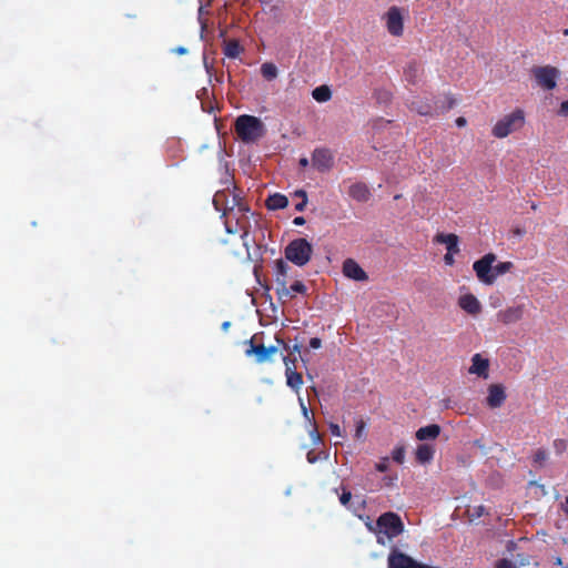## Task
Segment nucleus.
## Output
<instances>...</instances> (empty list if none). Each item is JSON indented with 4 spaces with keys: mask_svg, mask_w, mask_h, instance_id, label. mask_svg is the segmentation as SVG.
Returning <instances> with one entry per match:
<instances>
[{
    "mask_svg": "<svg viewBox=\"0 0 568 568\" xmlns=\"http://www.w3.org/2000/svg\"><path fill=\"white\" fill-rule=\"evenodd\" d=\"M265 205L271 211L282 210L288 205V200L281 193H274L266 199Z\"/></svg>",
    "mask_w": 568,
    "mask_h": 568,
    "instance_id": "25",
    "label": "nucleus"
},
{
    "mask_svg": "<svg viewBox=\"0 0 568 568\" xmlns=\"http://www.w3.org/2000/svg\"><path fill=\"white\" fill-rule=\"evenodd\" d=\"M203 63H204V67H205V69H206V71H207V73H210V69H211V67L209 65V62H207V59H206V57H205V55H204V59H203Z\"/></svg>",
    "mask_w": 568,
    "mask_h": 568,
    "instance_id": "53",
    "label": "nucleus"
},
{
    "mask_svg": "<svg viewBox=\"0 0 568 568\" xmlns=\"http://www.w3.org/2000/svg\"><path fill=\"white\" fill-rule=\"evenodd\" d=\"M420 72H422L420 64L413 61V62H409L408 65L405 68L404 75H405V79L409 83H415L417 81Z\"/></svg>",
    "mask_w": 568,
    "mask_h": 568,
    "instance_id": "27",
    "label": "nucleus"
},
{
    "mask_svg": "<svg viewBox=\"0 0 568 568\" xmlns=\"http://www.w3.org/2000/svg\"><path fill=\"white\" fill-rule=\"evenodd\" d=\"M386 28L387 31L394 37H400L404 32V21L400 9L398 7H390L386 12Z\"/></svg>",
    "mask_w": 568,
    "mask_h": 568,
    "instance_id": "12",
    "label": "nucleus"
},
{
    "mask_svg": "<svg viewBox=\"0 0 568 568\" xmlns=\"http://www.w3.org/2000/svg\"><path fill=\"white\" fill-rule=\"evenodd\" d=\"M311 436L314 439V442H318L321 439L320 434L315 426L313 427V430L311 432Z\"/></svg>",
    "mask_w": 568,
    "mask_h": 568,
    "instance_id": "50",
    "label": "nucleus"
},
{
    "mask_svg": "<svg viewBox=\"0 0 568 568\" xmlns=\"http://www.w3.org/2000/svg\"><path fill=\"white\" fill-rule=\"evenodd\" d=\"M434 241L436 243L446 244L447 252H450V253L459 252V246H458L459 239L454 233H449V234L438 233L435 235Z\"/></svg>",
    "mask_w": 568,
    "mask_h": 568,
    "instance_id": "21",
    "label": "nucleus"
},
{
    "mask_svg": "<svg viewBox=\"0 0 568 568\" xmlns=\"http://www.w3.org/2000/svg\"><path fill=\"white\" fill-rule=\"evenodd\" d=\"M226 193L224 191L216 192L213 197V204L216 211H222L223 216L226 215V212L229 211V206L225 203L226 202Z\"/></svg>",
    "mask_w": 568,
    "mask_h": 568,
    "instance_id": "29",
    "label": "nucleus"
},
{
    "mask_svg": "<svg viewBox=\"0 0 568 568\" xmlns=\"http://www.w3.org/2000/svg\"><path fill=\"white\" fill-rule=\"evenodd\" d=\"M235 132L243 142H253L262 136L263 123L256 116L243 114L235 121Z\"/></svg>",
    "mask_w": 568,
    "mask_h": 568,
    "instance_id": "3",
    "label": "nucleus"
},
{
    "mask_svg": "<svg viewBox=\"0 0 568 568\" xmlns=\"http://www.w3.org/2000/svg\"><path fill=\"white\" fill-rule=\"evenodd\" d=\"M298 164H300L301 168H306V166H308L310 161H308L307 158H301L300 161H298Z\"/></svg>",
    "mask_w": 568,
    "mask_h": 568,
    "instance_id": "52",
    "label": "nucleus"
},
{
    "mask_svg": "<svg viewBox=\"0 0 568 568\" xmlns=\"http://www.w3.org/2000/svg\"><path fill=\"white\" fill-rule=\"evenodd\" d=\"M496 260L494 253H487L473 264L476 276L483 284L493 285L499 275L508 273L514 267L511 262H500L494 266Z\"/></svg>",
    "mask_w": 568,
    "mask_h": 568,
    "instance_id": "2",
    "label": "nucleus"
},
{
    "mask_svg": "<svg viewBox=\"0 0 568 568\" xmlns=\"http://www.w3.org/2000/svg\"><path fill=\"white\" fill-rule=\"evenodd\" d=\"M426 565L419 564L408 555L400 551H393L388 556V568H426Z\"/></svg>",
    "mask_w": 568,
    "mask_h": 568,
    "instance_id": "13",
    "label": "nucleus"
},
{
    "mask_svg": "<svg viewBox=\"0 0 568 568\" xmlns=\"http://www.w3.org/2000/svg\"><path fill=\"white\" fill-rule=\"evenodd\" d=\"M329 432L334 436H342L341 427L337 424H329Z\"/></svg>",
    "mask_w": 568,
    "mask_h": 568,
    "instance_id": "40",
    "label": "nucleus"
},
{
    "mask_svg": "<svg viewBox=\"0 0 568 568\" xmlns=\"http://www.w3.org/2000/svg\"><path fill=\"white\" fill-rule=\"evenodd\" d=\"M524 124L525 112L521 109H516L497 121L491 130V134L497 139H504L513 132L520 130Z\"/></svg>",
    "mask_w": 568,
    "mask_h": 568,
    "instance_id": "4",
    "label": "nucleus"
},
{
    "mask_svg": "<svg viewBox=\"0 0 568 568\" xmlns=\"http://www.w3.org/2000/svg\"><path fill=\"white\" fill-rule=\"evenodd\" d=\"M528 486L530 488H536L537 490H539V495L540 496H545L547 494L546 489H545V486L542 484H539L538 481L536 480H531L529 481Z\"/></svg>",
    "mask_w": 568,
    "mask_h": 568,
    "instance_id": "36",
    "label": "nucleus"
},
{
    "mask_svg": "<svg viewBox=\"0 0 568 568\" xmlns=\"http://www.w3.org/2000/svg\"><path fill=\"white\" fill-rule=\"evenodd\" d=\"M440 426L437 424H430L424 427H420L415 436L418 440L424 442L428 439H436L440 434Z\"/></svg>",
    "mask_w": 568,
    "mask_h": 568,
    "instance_id": "23",
    "label": "nucleus"
},
{
    "mask_svg": "<svg viewBox=\"0 0 568 568\" xmlns=\"http://www.w3.org/2000/svg\"><path fill=\"white\" fill-rule=\"evenodd\" d=\"M524 315V305H517L507 307L498 312V320L505 325L517 323L523 318Z\"/></svg>",
    "mask_w": 568,
    "mask_h": 568,
    "instance_id": "17",
    "label": "nucleus"
},
{
    "mask_svg": "<svg viewBox=\"0 0 568 568\" xmlns=\"http://www.w3.org/2000/svg\"><path fill=\"white\" fill-rule=\"evenodd\" d=\"M458 305L470 315H477L481 311L479 301L473 294L462 295L458 300Z\"/></svg>",
    "mask_w": 568,
    "mask_h": 568,
    "instance_id": "20",
    "label": "nucleus"
},
{
    "mask_svg": "<svg viewBox=\"0 0 568 568\" xmlns=\"http://www.w3.org/2000/svg\"><path fill=\"white\" fill-rule=\"evenodd\" d=\"M434 455L435 448L428 444L418 445L415 452V458L422 465L429 464L433 460Z\"/></svg>",
    "mask_w": 568,
    "mask_h": 568,
    "instance_id": "22",
    "label": "nucleus"
},
{
    "mask_svg": "<svg viewBox=\"0 0 568 568\" xmlns=\"http://www.w3.org/2000/svg\"><path fill=\"white\" fill-rule=\"evenodd\" d=\"M300 403H301L303 415L305 416V418L310 419L307 407L304 405L302 399H300Z\"/></svg>",
    "mask_w": 568,
    "mask_h": 568,
    "instance_id": "51",
    "label": "nucleus"
},
{
    "mask_svg": "<svg viewBox=\"0 0 568 568\" xmlns=\"http://www.w3.org/2000/svg\"><path fill=\"white\" fill-rule=\"evenodd\" d=\"M293 223H294L295 225H298V226L304 225V224H305V219H304L303 216H296V217L293 220Z\"/></svg>",
    "mask_w": 568,
    "mask_h": 568,
    "instance_id": "49",
    "label": "nucleus"
},
{
    "mask_svg": "<svg viewBox=\"0 0 568 568\" xmlns=\"http://www.w3.org/2000/svg\"><path fill=\"white\" fill-rule=\"evenodd\" d=\"M489 369V361L484 358L480 354H475L471 358V366L468 372L479 377L487 378Z\"/></svg>",
    "mask_w": 568,
    "mask_h": 568,
    "instance_id": "19",
    "label": "nucleus"
},
{
    "mask_svg": "<svg viewBox=\"0 0 568 568\" xmlns=\"http://www.w3.org/2000/svg\"><path fill=\"white\" fill-rule=\"evenodd\" d=\"M290 266L282 258L276 260L275 262V283L276 291H281L283 295L287 294L286 292V277L288 273Z\"/></svg>",
    "mask_w": 568,
    "mask_h": 568,
    "instance_id": "16",
    "label": "nucleus"
},
{
    "mask_svg": "<svg viewBox=\"0 0 568 568\" xmlns=\"http://www.w3.org/2000/svg\"><path fill=\"white\" fill-rule=\"evenodd\" d=\"M284 254L287 261L304 266L311 261L313 246L306 239H295L287 244Z\"/></svg>",
    "mask_w": 568,
    "mask_h": 568,
    "instance_id": "5",
    "label": "nucleus"
},
{
    "mask_svg": "<svg viewBox=\"0 0 568 568\" xmlns=\"http://www.w3.org/2000/svg\"><path fill=\"white\" fill-rule=\"evenodd\" d=\"M307 291L304 283L301 281L294 282L290 287L286 286L287 294L283 295L281 291H276V294L278 296V300H282L283 302L290 301L295 297V294H305Z\"/></svg>",
    "mask_w": 568,
    "mask_h": 568,
    "instance_id": "24",
    "label": "nucleus"
},
{
    "mask_svg": "<svg viewBox=\"0 0 568 568\" xmlns=\"http://www.w3.org/2000/svg\"><path fill=\"white\" fill-rule=\"evenodd\" d=\"M312 165L318 172H328L334 166V155L327 148H316L312 153Z\"/></svg>",
    "mask_w": 568,
    "mask_h": 568,
    "instance_id": "10",
    "label": "nucleus"
},
{
    "mask_svg": "<svg viewBox=\"0 0 568 568\" xmlns=\"http://www.w3.org/2000/svg\"><path fill=\"white\" fill-rule=\"evenodd\" d=\"M248 213V206L240 203L237 196L234 195L232 206H230L226 215H224L226 217L224 222L226 232L230 234L242 232L241 239L246 241L251 227ZM244 244L246 245V242Z\"/></svg>",
    "mask_w": 568,
    "mask_h": 568,
    "instance_id": "1",
    "label": "nucleus"
},
{
    "mask_svg": "<svg viewBox=\"0 0 568 568\" xmlns=\"http://www.w3.org/2000/svg\"><path fill=\"white\" fill-rule=\"evenodd\" d=\"M343 493L339 496V501L343 506H347L352 499V493L347 490L345 487L342 488Z\"/></svg>",
    "mask_w": 568,
    "mask_h": 568,
    "instance_id": "35",
    "label": "nucleus"
},
{
    "mask_svg": "<svg viewBox=\"0 0 568 568\" xmlns=\"http://www.w3.org/2000/svg\"><path fill=\"white\" fill-rule=\"evenodd\" d=\"M485 510L486 508L483 505L473 506L467 508V515L470 520H475L480 518L485 514Z\"/></svg>",
    "mask_w": 568,
    "mask_h": 568,
    "instance_id": "31",
    "label": "nucleus"
},
{
    "mask_svg": "<svg viewBox=\"0 0 568 568\" xmlns=\"http://www.w3.org/2000/svg\"><path fill=\"white\" fill-rule=\"evenodd\" d=\"M506 400L505 387L501 384H491L488 387V396L486 398L487 406L490 408L500 407Z\"/></svg>",
    "mask_w": 568,
    "mask_h": 568,
    "instance_id": "14",
    "label": "nucleus"
},
{
    "mask_svg": "<svg viewBox=\"0 0 568 568\" xmlns=\"http://www.w3.org/2000/svg\"><path fill=\"white\" fill-rule=\"evenodd\" d=\"M294 195L301 197L302 200H307V194L304 190L295 191Z\"/></svg>",
    "mask_w": 568,
    "mask_h": 568,
    "instance_id": "47",
    "label": "nucleus"
},
{
    "mask_svg": "<svg viewBox=\"0 0 568 568\" xmlns=\"http://www.w3.org/2000/svg\"><path fill=\"white\" fill-rule=\"evenodd\" d=\"M276 342H278V343L283 344V346H284V348H285V349H288V345H287V344H285L282 339L276 338Z\"/></svg>",
    "mask_w": 568,
    "mask_h": 568,
    "instance_id": "55",
    "label": "nucleus"
},
{
    "mask_svg": "<svg viewBox=\"0 0 568 568\" xmlns=\"http://www.w3.org/2000/svg\"><path fill=\"white\" fill-rule=\"evenodd\" d=\"M552 446H554L555 452L558 455H560L567 449L568 443L566 439L557 438L554 440Z\"/></svg>",
    "mask_w": 568,
    "mask_h": 568,
    "instance_id": "34",
    "label": "nucleus"
},
{
    "mask_svg": "<svg viewBox=\"0 0 568 568\" xmlns=\"http://www.w3.org/2000/svg\"><path fill=\"white\" fill-rule=\"evenodd\" d=\"M454 105L455 100L450 97H447L446 102H443L442 104H439L438 101H434V103H430L428 101L423 100H413L409 103V109L412 111L417 112L420 115L433 116L452 109Z\"/></svg>",
    "mask_w": 568,
    "mask_h": 568,
    "instance_id": "6",
    "label": "nucleus"
},
{
    "mask_svg": "<svg viewBox=\"0 0 568 568\" xmlns=\"http://www.w3.org/2000/svg\"><path fill=\"white\" fill-rule=\"evenodd\" d=\"M548 459V454L545 449L539 448L534 454V464L542 466Z\"/></svg>",
    "mask_w": 568,
    "mask_h": 568,
    "instance_id": "32",
    "label": "nucleus"
},
{
    "mask_svg": "<svg viewBox=\"0 0 568 568\" xmlns=\"http://www.w3.org/2000/svg\"><path fill=\"white\" fill-rule=\"evenodd\" d=\"M531 73L538 87L551 91L557 87L560 71L552 65L534 67Z\"/></svg>",
    "mask_w": 568,
    "mask_h": 568,
    "instance_id": "7",
    "label": "nucleus"
},
{
    "mask_svg": "<svg viewBox=\"0 0 568 568\" xmlns=\"http://www.w3.org/2000/svg\"><path fill=\"white\" fill-rule=\"evenodd\" d=\"M348 195L357 202L365 203L371 199L372 193L366 183L356 182L349 186Z\"/></svg>",
    "mask_w": 568,
    "mask_h": 568,
    "instance_id": "18",
    "label": "nucleus"
},
{
    "mask_svg": "<svg viewBox=\"0 0 568 568\" xmlns=\"http://www.w3.org/2000/svg\"><path fill=\"white\" fill-rule=\"evenodd\" d=\"M248 347L245 349L246 356H254L255 362L258 364L270 362L272 356L277 353L276 346H265L264 344H256L254 337L246 342Z\"/></svg>",
    "mask_w": 568,
    "mask_h": 568,
    "instance_id": "9",
    "label": "nucleus"
},
{
    "mask_svg": "<svg viewBox=\"0 0 568 568\" xmlns=\"http://www.w3.org/2000/svg\"><path fill=\"white\" fill-rule=\"evenodd\" d=\"M454 254L455 253H450V252H447L444 256V262L446 265H453L455 260H454Z\"/></svg>",
    "mask_w": 568,
    "mask_h": 568,
    "instance_id": "43",
    "label": "nucleus"
},
{
    "mask_svg": "<svg viewBox=\"0 0 568 568\" xmlns=\"http://www.w3.org/2000/svg\"><path fill=\"white\" fill-rule=\"evenodd\" d=\"M466 123H467V121H466V119H465V118H463V116H459V118H457V119H456V125H457L458 128H463V126H465V125H466Z\"/></svg>",
    "mask_w": 568,
    "mask_h": 568,
    "instance_id": "48",
    "label": "nucleus"
},
{
    "mask_svg": "<svg viewBox=\"0 0 568 568\" xmlns=\"http://www.w3.org/2000/svg\"><path fill=\"white\" fill-rule=\"evenodd\" d=\"M343 273L346 277L354 281H367L368 276L361 265L352 258L345 260L343 263Z\"/></svg>",
    "mask_w": 568,
    "mask_h": 568,
    "instance_id": "15",
    "label": "nucleus"
},
{
    "mask_svg": "<svg viewBox=\"0 0 568 568\" xmlns=\"http://www.w3.org/2000/svg\"><path fill=\"white\" fill-rule=\"evenodd\" d=\"M375 468L379 473H385L388 469V458H384L375 465Z\"/></svg>",
    "mask_w": 568,
    "mask_h": 568,
    "instance_id": "37",
    "label": "nucleus"
},
{
    "mask_svg": "<svg viewBox=\"0 0 568 568\" xmlns=\"http://www.w3.org/2000/svg\"><path fill=\"white\" fill-rule=\"evenodd\" d=\"M261 73L264 79L272 81L277 77V68L274 63L265 62L261 67Z\"/></svg>",
    "mask_w": 568,
    "mask_h": 568,
    "instance_id": "30",
    "label": "nucleus"
},
{
    "mask_svg": "<svg viewBox=\"0 0 568 568\" xmlns=\"http://www.w3.org/2000/svg\"><path fill=\"white\" fill-rule=\"evenodd\" d=\"M364 428H365V423L363 419H359L356 424L355 437L361 438L363 435Z\"/></svg>",
    "mask_w": 568,
    "mask_h": 568,
    "instance_id": "38",
    "label": "nucleus"
},
{
    "mask_svg": "<svg viewBox=\"0 0 568 568\" xmlns=\"http://www.w3.org/2000/svg\"><path fill=\"white\" fill-rule=\"evenodd\" d=\"M566 505H567V507L565 508V511L568 515V497L566 498Z\"/></svg>",
    "mask_w": 568,
    "mask_h": 568,
    "instance_id": "57",
    "label": "nucleus"
},
{
    "mask_svg": "<svg viewBox=\"0 0 568 568\" xmlns=\"http://www.w3.org/2000/svg\"><path fill=\"white\" fill-rule=\"evenodd\" d=\"M243 52V47L237 40H230L225 42L223 53L231 59H236Z\"/></svg>",
    "mask_w": 568,
    "mask_h": 568,
    "instance_id": "26",
    "label": "nucleus"
},
{
    "mask_svg": "<svg viewBox=\"0 0 568 568\" xmlns=\"http://www.w3.org/2000/svg\"><path fill=\"white\" fill-rule=\"evenodd\" d=\"M300 348H301V346H300V345H297V344H295V345L293 346V349H292V351H293V352H300Z\"/></svg>",
    "mask_w": 568,
    "mask_h": 568,
    "instance_id": "56",
    "label": "nucleus"
},
{
    "mask_svg": "<svg viewBox=\"0 0 568 568\" xmlns=\"http://www.w3.org/2000/svg\"><path fill=\"white\" fill-rule=\"evenodd\" d=\"M172 51L179 55L187 53V49L184 47L174 48Z\"/></svg>",
    "mask_w": 568,
    "mask_h": 568,
    "instance_id": "46",
    "label": "nucleus"
},
{
    "mask_svg": "<svg viewBox=\"0 0 568 568\" xmlns=\"http://www.w3.org/2000/svg\"><path fill=\"white\" fill-rule=\"evenodd\" d=\"M514 232L516 235H519V236H521L525 233V231L520 230V229H516Z\"/></svg>",
    "mask_w": 568,
    "mask_h": 568,
    "instance_id": "54",
    "label": "nucleus"
},
{
    "mask_svg": "<svg viewBox=\"0 0 568 568\" xmlns=\"http://www.w3.org/2000/svg\"><path fill=\"white\" fill-rule=\"evenodd\" d=\"M392 458L397 464H403L405 459V448L403 446L396 447L392 453Z\"/></svg>",
    "mask_w": 568,
    "mask_h": 568,
    "instance_id": "33",
    "label": "nucleus"
},
{
    "mask_svg": "<svg viewBox=\"0 0 568 568\" xmlns=\"http://www.w3.org/2000/svg\"><path fill=\"white\" fill-rule=\"evenodd\" d=\"M322 346V341L318 337H312L310 339V347L313 349H317Z\"/></svg>",
    "mask_w": 568,
    "mask_h": 568,
    "instance_id": "41",
    "label": "nucleus"
},
{
    "mask_svg": "<svg viewBox=\"0 0 568 568\" xmlns=\"http://www.w3.org/2000/svg\"><path fill=\"white\" fill-rule=\"evenodd\" d=\"M496 568H516V566L508 559H501L497 562Z\"/></svg>",
    "mask_w": 568,
    "mask_h": 568,
    "instance_id": "39",
    "label": "nucleus"
},
{
    "mask_svg": "<svg viewBox=\"0 0 568 568\" xmlns=\"http://www.w3.org/2000/svg\"><path fill=\"white\" fill-rule=\"evenodd\" d=\"M312 97L314 100H316L317 102L320 103H324V102H327L331 100L332 98V91L329 89V87L323 84V85H320V87H316L313 91H312Z\"/></svg>",
    "mask_w": 568,
    "mask_h": 568,
    "instance_id": "28",
    "label": "nucleus"
},
{
    "mask_svg": "<svg viewBox=\"0 0 568 568\" xmlns=\"http://www.w3.org/2000/svg\"><path fill=\"white\" fill-rule=\"evenodd\" d=\"M306 204H307V200H301V202H298L296 205H295V210L297 212H303L306 207Z\"/></svg>",
    "mask_w": 568,
    "mask_h": 568,
    "instance_id": "45",
    "label": "nucleus"
},
{
    "mask_svg": "<svg viewBox=\"0 0 568 568\" xmlns=\"http://www.w3.org/2000/svg\"><path fill=\"white\" fill-rule=\"evenodd\" d=\"M376 526L379 531H383L388 538L397 537L404 530V524L400 517L392 511L381 515L376 520Z\"/></svg>",
    "mask_w": 568,
    "mask_h": 568,
    "instance_id": "8",
    "label": "nucleus"
},
{
    "mask_svg": "<svg viewBox=\"0 0 568 568\" xmlns=\"http://www.w3.org/2000/svg\"><path fill=\"white\" fill-rule=\"evenodd\" d=\"M559 114L568 118V100L561 102L560 109H559Z\"/></svg>",
    "mask_w": 568,
    "mask_h": 568,
    "instance_id": "42",
    "label": "nucleus"
},
{
    "mask_svg": "<svg viewBox=\"0 0 568 568\" xmlns=\"http://www.w3.org/2000/svg\"><path fill=\"white\" fill-rule=\"evenodd\" d=\"M306 459H307V462L310 464H314V463L317 462L318 457H317V455L313 450H311V452L307 453Z\"/></svg>",
    "mask_w": 568,
    "mask_h": 568,
    "instance_id": "44",
    "label": "nucleus"
},
{
    "mask_svg": "<svg viewBox=\"0 0 568 568\" xmlns=\"http://www.w3.org/2000/svg\"><path fill=\"white\" fill-rule=\"evenodd\" d=\"M283 362L285 364L286 385L295 393H298L303 385V376L301 373L296 372V358L283 356Z\"/></svg>",
    "mask_w": 568,
    "mask_h": 568,
    "instance_id": "11",
    "label": "nucleus"
}]
</instances>
